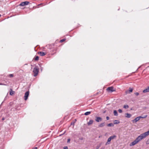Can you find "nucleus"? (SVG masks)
<instances>
[{"label": "nucleus", "mask_w": 149, "mask_h": 149, "mask_svg": "<svg viewBox=\"0 0 149 149\" xmlns=\"http://www.w3.org/2000/svg\"><path fill=\"white\" fill-rule=\"evenodd\" d=\"M5 119V118H2V120H4Z\"/></svg>", "instance_id": "obj_37"}, {"label": "nucleus", "mask_w": 149, "mask_h": 149, "mask_svg": "<svg viewBox=\"0 0 149 149\" xmlns=\"http://www.w3.org/2000/svg\"><path fill=\"white\" fill-rule=\"evenodd\" d=\"M64 149H68V147L67 146H65L63 148Z\"/></svg>", "instance_id": "obj_31"}, {"label": "nucleus", "mask_w": 149, "mask_h": 149, "mask_svg": "<svg viewBox=\"0 0 149 149\" xmlns=\"http://www.w3.org/2000/svg\"><path fill=\"white\" fill-rule=\"evenodd\" d=\"M129 107L127 104L125 105L123 107V108L126 109H128Z\"/></svg>", "instance_id": "obj_21"}, {"label": "nucleus", "mask_w": 149, "mask_h": 149, "mask_svg": "<svg viewBox=\"0 0 149 149\" xmlns=\"http://www.w3.org/2000/svg\"><path fill=\"white\" fill-rule=\"evenodd\" d=\"M65 40H66L65 39V38L63 39H62L60 41V42H62L64 41Z\"/></svg>", "instance_id": "obj_25"}, {"label": "nucleus", "mask_w": 149, "mask_h": 149, "mask_svg": "<svg viewBox=\"0 0 149 149\" xmlns=\"http://www.w3.org/2000/svg\"><path fill=\"white\" fill-rule=\"evenodd\" d=\"M139 120L140 119V118H143V117L142 116H139L138 117Z\"/></svg>", "instance_id": "obj_33"}, {"label": "nucleus", "mask_w": 149, "mask_h": 149, "mask_svg": "<svg viewBox=\"0 0 149 149\" xmlns=\"http://www.w3.org/2000/svg\"><path fill=\"white\" fill-rule=\"evenodd\" d=\"M106 118L107 120H108L109 119V118L108 116H107Z\"/></svg>", "instance_id": "obj_34"}, {"label": "nucleus", "mask_w": 149, "mask_h": 149, "mask_svg": "<svg viewBox=\"0 0 149 149\" xmlns=\"http://www.w3.org/2000/svg\"><path fill=\"white\" fill-rule=\"evenodd\" d=\"M91 113V111H88L86 112L84 114V115L86 116L88 115H90Z\"/></svg>", "instance_id": "obj_19"}, {"label": "nucleus", "mask_w": 149, "mask_h": 149, "mask_svg": "<svg viewBox=\"0 0 149 149\" xmlns=\"http://www.w3.org/2000/svg\"><path fill=\"white\" fill-rule=\"evenodd\" d=\"M118 111L120 113H121L122 112V110L121 109H119Z\"/></svg>", "instance_id": "obj_27"}, {"label": "nucleus", "mask_w": 149, "mask_h": 149, "mask_svg": "<svg viewBox=\"0 0 149 149\" xmlns=\"http://www.w3.org/2000/svg\"><path fill=\"white\" fill-rule=\"evenodd\" d=\"M111 140L110 138V137L109 138L107 139V142L105 143V145H107L109 144L110 143V142Z\"/></svg>", "instance_id": "obj_11"}, {"label": "nucleus", "mask_w": 149, "mask_h": 149, "mask_svg": "<svg viewBox=\"0 0 149 149\" xmlns=\"http://www.w3.org/2000/svg\"><path fill=\"white\" fill-rule=\"evenodd\" d=\"M125 117L128 118H130L132 116V115L130 113H126L125 114Z\"/></svg>", "instance_id": "obj_13"}, {"label": "nucleus", "mask_w": 149, "mask_h": 149, "mask_svg": "<svg viewBox=\"0 0 149 149\" xmlns=\"http://www.w3.org/2000/svg\"><path fill=\"white\" fill-rule=\"evenodd\" d=\"M53 46H55V45H53Z\"/></svg>", "instance_id": "obj_39"}, {"label": "nucleus", "mask_w": 149, "mask_h": 149, "mask_svg": "<svg viewBox=\"0 0 149 149\" xmlns=\"http://www.w3.org/2000/svg\"><path fill=\"white\" fill-rule=\"evenodd\" d=\"M70 139H68L67 143H70Z\"/></svg>", "instance_id": "obj_32"}, {"label": "nucleus", "mask_w": 149, "mask_h": 149, "mask_svg": "<svg viewBox=\"0 0 149 149\" xmlns=\"http://www.w3.org/2000/svg\"><path fill=\"white\" fill-rule=\"evenodd\" d=\"M29 91H26L25 93L24 96V99L26 100H27L29 96Z\"/></svg>", "instance_id": "obj_5"}, {"label": "nucleus", "mask_w": 149, "mask_h": 149, "mask_svg": "<svg viewBox=\"0 0 149 149\" xmlns=\"http://www.w3.org/2000/svg\"><path fill=\"white\" fill-rule=\"evenodd\" d=\"M148 92H149V86H148L147 88L144 89L143 91V93H146Z\"/></svg>", "instance_id": "obj_10"}, {"label": "nucleus", "mask_w": 149, "mask_h": 149, "mask_svg": "<svg viewBox=\"0 0 149 149\" xmlns=\"http://www.w3.org/2000/svg\"><path fill=\"white\" fill-rule=\"evenodd\" d=\"M93 123V120H90L87 123L88 125H92Z\"/></svg>", "instance_id": "obj_12"}, {"label": "nucleus", "mask_w": 149, "mask_h": 149, "mask_svg": "<svg viewBox=\"0 0 149 149\" xmlns=\"http://www.w3.org/2000/svg\"><path fill=\"white\" fill-rule=\"evenodd\" d=\"M37 148L36 147H34L32 149H37Z\"/></svg>", "instance_id": "obj_36"}, {"label": "nucleus", "mask_w": 149, "mask_h": 149, "mask_svg": "<svg viewBox=\"0 0 149 149\" xmlns=\"http://www.w3.org/2000/svg\"><path fill=\"white\" fill-rule=\"evenodd\" d=\"M8 76L10 77H14V75L13 74H9Z\"/></svg>", "instance_id": "obj_24"}, {"label": "nucleus", "mask_w": 149, "mask_h": 149, "mask_svg": "<svg viewBox=\"0 0 149 149\" xmlns=\"http://www.w3.org/2000/svg\"><path fill=\"white\" fill-rule=\"evenodd\" d=\"M102 119L101 117H95V120L97 122H100L102 120Z\"/></svg>", "instance_id": "obj_6"}, {"label": "nucleus", "mask_w": 149, "mask_h": 149, "mask_svg": "<svg viewBox=\"0 0 149 149\" xmlns=\"http://www.w3.org/2000/svg\"><path fill=\"white\" fill-rule=\"evenodd\" d=\"M146 144H149V139H148L146 141Z\"/></svg>", "instance_id": "obj_26"}, {"label": "nucleus", "mask_w": 149, "mask_h": 149, "mask_svg": "<svg viewBox=\"0 0 149 149\" xmlns=\"http://www.w3.org/2000/svg\"><path fill=\"white\" fill-rule=\"evenodd\" d=\"M119 123V121L117 120H115L114 121V124H118Z\"/></svg>", "instance_id": "obj_20"}, {"label": "nucleus", "mask_w": 149, "mask_h": 149, "mask_svg": "<svg viewBox=\"0 0 149 149\" xmlns=\"http://www.w3.org/2000/svg\"><path fill=\"white\" fill-rule=\"evenodd\" d=\"M39 59V57L38 56H36L33 58V60L35 61H38Z\"/></svg>", "instance_id": "obj_16"}, {"label": "nucleus", "mask_w": 149, "mask_h": 149, "mask_svg": "<svg viewBox=\"0 0 149 149\" xmlns=\"http://www.w3.org/2000/svg\"><path fill=\"white\" fill-rule=\"evenodd\" d=\"M146 136H147L144 133L141 134L134 141L131 143L130 144V146H132L135 145L143 139L145 138Z\"/></svg>", "instance_id": "obj_1"}, {"label": "nucleus", "mask_w": 149, "mask_h": 149, "mask_svg": "<svg viewBox=\"0 0 149 149\" xmlns=\"http://www.w3.org/2000/svg\"><path fill=\"white\" fill-rule=\"evenodd\" d=\"M107 126L108 127H113L114 126V125L112 123H110L107 124Z\"/></svg>", "instance_id": "obj_17"}, {"label": "nucleus", "mask_w": 149, "mask_h": 149, "mask_svg": "<svg viewBox=\"0 0 149 149\" xmlns=\"http://www.w3.org/2000/svg\"><path fill=\"white\" fill-rule=\"evenodd\" d=\"M29 3V2L28 1H26L22 2L19 5L20 6H24L28 5Z\"/></svg>", "instance_id": "obj_4"}, {"label": "nucleus", "mask_w": 149, "mask_h": 149, "mask_svg": "<svg viewBox=\"0 0 149 149\" xmlns=\"http://www.w3.org/2000/svg\"><path fill=\"white\" fill-rule=\"evenodd\" d=\"M11 91H10V95H13L14 94V91H13L11 89Z\"/></svg>", "instance_id": "obj_22"}, {"label": "nucleus", "mask_w": 149, "mask_h": 149, "mask_svg": "<svg viewBox=\"0 0 149 149\" xmlns=\"http://www.w3.org/2000/svg\"><path fill=\"white\" fill-rule=\"evenodd\" d=\"M116 135H113V136H111L109 137L111 140L116 139Z\"/></svg>", "instance_id": "obj_14"}, {"label": "nucleus", "mask_w": 149, "mask_h": 149, "mask_svg": "<svg viewBox=\"0 0 149 149\" xmlns=\"http://www.w3.org/2000/svg\"><path fill=\"white\" fill-rule=\"evenodd\" d=\"M38 53L41 56H44L45 54L44 52H39Z\"/></svg>", "instance_id": "obj_15"}, {"label": "nucleus", "mask_w": 149, "mask_h": 149, "mask_svg": "<svg viewBox=\"0 0 149 149\" xmlns=\"http://www.w3.org/2000/svg\"><path fill=\"white\" fill-rule=\"evenodd\" d=\"M133 91V89L131 88H129V90L126 91H125L126 94L130 93L132 92Z\"/></svg>", "instance_id": "obj_7"}, {"label": "nucleus", "mask_w": 149, "mask_h": 149, "mask_svg": "<svg viewBox=\"0 0 149 149\" xmlns=\"http://www.w3.org/2000/svg\"><path fill=\"white\" fill-rule=\"evenodd\" d=\"M144 133L146 135V136H148L149 135V130L147 132H144Z\"/></svg>", "instance_id": "obj_23"}, {"label": "nucleus", "mask_w": 149, "mask_h": 149, "mask_svg": "<svg viewBox=\"0 0 149 149\" xmlns=\"http://www.w3.org/2000/svg\"><path fill=\"white\" fill-rule=\"evenodd\" d=\"M105 122H104L103 123H102L98 125V127H102L104 126L105 125Z\"/></svg>", "instance_id": "obj_8"}, {"label": "nucleus", "mask_w": 149, "mask_h": 149, "mask_svg": "<svg viewBox=\"0 0 149 149\" xmlns=\"http://www.w3.org/2000/svg\"><path fill=\"white\" fill-rule=\"evenodd\" d=\"M107 90L109 92H112L115 91V89H114L113 87H110L107 89Z\"/></svg>", "instance_id": "obj_3"}, {"label": "nucleus", "mask_w": 149, "mask_h": 149, "mask_svg": "<svg viewBox=\"0 0 149 149\" xmlns=\"http://www.w3.org/2000/svg\"><path fill=\"white\" fill-rule=\"evenodd\" d=\"M38 72L39 68L38 67H36L34 68L33 72L34 74V76L36 77L38 75Z\"/></svg>", "instance_id": "obj_2"}, {"label": "nucleus", "mask_w": 149, "mask_h": 149, "mask_svg": "<svg viewBox=\"0 0 149 149\" xmlns=\"http://www.w3.org/2000/svg\"><path fill=\"white\" fill-rule=\"evenodd\" d=\"M147 115H144L143 116H142V117H143V118H145L146 117H147Z\"/></svg>", "instance_id": "obj_30"}, {"label": "nucleus", "mask_w": 149, "mask_h": 149, "mask_svg": "<svg viewBox=\"0 0 149 149\" xmlns=\"http://www.w3.org/2000/svg\"><path fill=\"white\" fill-rule=\"evenodd\" d=\"M114 115L115 116H117L118 115V113L116 110H115L113 111Z\"/></svg>", "instance_id": "obj_18"}, {"label": "nucleus", "mask_w": 149, "mask_h": 149, "mask_svg": "<svg viewBox=\"0 0 149 149\" xmlns=\"http://www.w3.org/2000/svg\"><path fill=\"white\" fill-rule=\"evenodd\" d=\"M1 16V15H0V17Z\"/></svg>", "instance_id": "obj_40"}, {"label": "nucleus", "mask_w": 149, "mask_h": 149, "mask_svg": "<svg viewBox=\"0 0 149 149\" xmlns=\"http://www.w3.org/2000/svg\"><path fill=\"white\" fill-rule=\"evenodd\" d=\"M100 149H104V148H101Z\"/></svg>", "instance_id": "obj_38"}, {"label": "nucleus", "mask_w": 149, "mask_h": 149, "mask_svg": "<svg viewBox=\"0 0 149 149\" xmlns=\"http://www.w3.org/2000/svg\"><path fill=\"white\" fill-rule=\"evenodd\" d=\"M135 94L136 95V96H138V95H139V93H138V92H136V93H135Z\"/></svg>", "instance_id": "obj_28"}, {"label": "nucleus", "mask_w": 149, "mask_h": 149, "mask_svg": "<svg viewBox=\"0 0 149 149\" xmlns=\"http://www.w3.org/2000/svg\"><path fill=\"white\" fill-rule=\"evenodd\" d=\"M100 147V146H97L96 147V149H98Z\"/></svg>", "instance_id": "obj_29"}, {"label": "nucleus", "mask_w": 149, "mask_h": 149, "mask_svg": "<svg viewBox=\"0 0 149 149\" xmlns=\"http://www.w3.org/2000/svg\"><path fill=\"white\" fill-rule=\"evenodd\" d=\"M0 85H5V84H4L3 83H0Z\"/></svg>", "instance_id": "obj_35"}, {"label": "nucleus", "mask_w": 149, "mask_h": 149, "mask_svg": "<svg viewBox=\"0 0 149 149\" xmlns=\"http://www.w3.org/2000/svg\"><path fill=\"white\" fill-rule=\"evenodd\" d=\"M139 120V119L138 117H137L135 119L133 120H132V122L133 123H136Z\"/></svg>", "instance_id": "obj_9"}]
</instances>
